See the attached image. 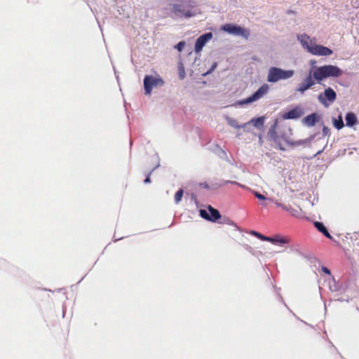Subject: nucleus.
I'll list each match as a JSON object with an SVG mask.
<instances>
[{"label":"nucleus","mask_w":359,"mask_h":359,"mask_svg":"<svg viewBox=\"0 0 359 359\" xmlns=\"http://www.w3.org/2000/svg\"><path fill=\"white\" fill-rule=\"evenodd\" d=\"M277 121L270 127L267 133L268 140L271 142V145L280 150L285 151L283 142L290 147L302 145L304 142L302 140L294 142L290 137L285 135H278L276 132Z\"/></svg>","instance_id":"f257e3e1"},{"label":"nucleus","mask_w":359,"mask_h":359,"mask_svg":"<svg viewBox=\"0 0 359 359\" xmlns=\"http://www.w3.org/2000/svg\"><path fill=\"white\" fill-rule=\"evenodd\" d=\"M298 40L302 43L303 48L314 55L327 56L332 54V50L329 48L322 45H318L307 34H300L297 36Z\"/></svg>","instance_id":"f03ea898"},{"label":"nucleus","mask_w":359,"mask_h":359,"mask_svg":"<svg viewBox=\"0 0 359 359\" xmlns=\"http://www.w3.org/2000/svg\"><path fill=\"white\" fill-rule=\"evenodd\" d=\"M194 4L190 0H177V3L172 4V13L180 17L186 18L192 17L194 13L192 12Z\"/></svg>","instance_id":"7ed1b4c3"},{"label":"nucleus","mask_w":359,"mask_h":359,"mask_svg":"<svg viewBox=\"0 0 359 359\" xmlns=\"http://www.w3.org/2000/svg\"><path fill=\"white\" fill-rule=\"evenodd\" d=\"M294 71L292 69L284 70L279 67H271L269 69L267 81L270 83H276L280 80H286L292 77Z\"/></svg>","instance_id":"20e7f679"},{"label":"nucleus","mask_w":359,"mask_h":359,"mask_svg":"<svg viewBox=\"0 0 359 359\" xmlns=\"http://www.w3.org/2000/svg\"><path fill=\"white\" fill-rule=\"evenodd\" d=\"M221 29L232 35L242 36L246 39L250 36L249 30L236 25L225 24L222 27Z\"/></svg>","instance_id":"39448f33"},{"label":"nucleus","mask_w":359,"mask_h":359,"mask_svg":"<svg viewBox=\"0 0 359 359\" xmlns=\"http://www.w3.org/2000/svg\"><path fill=\"white\" fill-rule=\"evenodd\" d=\"M163 84L164 81L160 76L154 77L147 75L144 79L145 94L150 95L153 87L162 86Z\"/></svg>","instance_id":"423d86ee"},{"label":"nucleus","mask_w":359,"mask_h":359,"mask_svg":"<svg viewBox=\"0 0 359 359\" xmlns=\"http://www.w3.org/2000/svg\"><path fill=\"white\" fill-rule=\"evenodd\" d=\"M337 98V94L334 90L330 87L326 88L324 93H320L318 97V101L325 107H328L330 103H332Z\"/></svg>","instance_id":"0eeeda50"},{"label":"nucleus","mask_w":359,"mask_h":359,"mask_svg":"<svg viewBox=\"0 0 359 359\" xmlns=\"http://www.w3.org/2000/svg\"><path fill=\"white\" fill-rule=\"evenodd\" d=\"M269 91V86L263 84L253 95L239 102L241 104H246L253 102L262 98Z\"/></svg>","instance_id":"6e6552de"},{"label":"nucleus","mask_w":359,"mask_h":359,"mask_svg":"<svg viewBox=\"0 0 359 359\" xmlns=\"http://www.w3.org/2000/svg\"><path fill=\"white\" fill-rule=\"evenodd\" d=\"M210 214L205 210H200V215L210 222H216L219 218H221V215L219 212L217 210L211 207L210 205L208 208Z\"/></svg>","instance_id":"1a4fd4ad"},{"label":"nucleus","mask_w":359,"mask_h":359,"mask_svg":"<svg viewBox=\"0 0 359 359\" xmlns=\"http://www.w3.org/2000/svg\"><path fill=\"white\" fill-rule=\"evenodd\" d=\"M315 84V81L312 75V71L309 72V75L299 85L297 90L303 94L306 90L311 88Z\"/></svg>","instance_id":"9d476101"},{"label":"nucleus","mask_w":359,"mask_h":359,"mask_svg":"<svg viewBox=\"0 0 359 359\" xmlns=\"http://www.w3.org/2000/svg\"><path fill=\"white\" fill-rule=\"evenodd\" d=\"M212 34L211 32L206 33L205 34H203L200 36L195 43V51L196 53H199L201 51L203 47L205 46V44L212 39Z\"/></svg>","instance_id":"9b49d317"},{"label":"nucleus","mask_w":359,"mask_h":359,"mask_svg":"<svg viewBox=\"0 0 359 359\" xmlns=\"http://www.w3.org/2000/svg\"><path fill=\"white\" fill-rule=\"evenodd\" d=\"M304 111L299 107H296L290 111L281 115L283 119H297L302 116Z\"/></svg>","instance_id":"f8f14e48"},{"label":"nucleus","mask_w":359,"mask_h":359,"mask_svg":"<svg viewBox=\"0 0 359 359\" xmlns=\"http://www.w3.org/2000/svg\"><path fill=\"white\" fill-rule=\"evenodd\" d=\"M326 78L330 76H339L341 74V70L337 66L325 65L322 66Z\"/></svg>","instance_id":"ddd939ff"},{"label":"nucleus","mask_w":359,"mask_h":359,"mask_svg":"<svg viewBox=\"0 0 359 359\" xmlns=\"http://www.w3.org/2000/svg\"><path fill=\"white\" fill-rule=\"evenodd\" d=\"M267 241L272 243L273 244H287L290 243V239L287 237L282 236L280 235H275L269 237Z\"/></svg>","instance_id":"4468645a"},{"label":"nucleus","mask_w":359,"mask_h":359,"mask_svg":"<svg viewBox=\"0 0 359 359\" xmlns=\"http://www.w3.org/2000/svg\"><path fill=\"white\" fill-rule=\"evenodd\" d=\"M318 115L313 113L304 117L303 121L306 126L311 127L315 126V124L318 121Z\"/></svg>","instance_id":"2eb2a0df"},{"label":"nucleus","mask_w":359,"mask_h":359,"mask_svg":"<svg viewBox=\"0 0 359 359\" xmlns=\"http://www.w3.org/2000/svg\"><path fill=\"white\" fill-rule=\"evenodd\" d=\"M312 75L313 79L318 83L326 78L322 67L316 68L313 72H312Z\"/></svg>","instance_id":"dca6fc26"},{"label":"nucleus","mask_w":359,"mask_h":359,"mask_svg":"<svg viewBox=\"0 0 359 359\" xmlns=\"http://www.w3.org/2000/svg\"><path fill=\"white\" fill-rule=\"evenodd\" d=\"M346 124L348 127H353L358 123V118L355 114L349 112L345 117Z\"/></svg>","instance_id":"f3484780"},{"label":"nucleus","mask_w":359,"mask_h":359,"mask_svg":"<svg viewBox=\"0 0 359 359\" xmlns=\"http://www.w3.org/2000/svg\"><path fill=\"white\" fill-rule=\"evenodd\" d=\"M264 123V117H258L251 119L248 123L252 124L255 128H261L263 127Z\"/></svg>","instance_id":"a211bd4d"},{"label":"nucleus","mask_w":359,"mask_h":359,"mask_svg":"<svg viewBox=\"0 0 359 359\" xmlns=\"http://www.w3.org/2000/svg\"><path fill=\"white\" fill-rule=\"evenodd\" d=\"M228 123L232 126L233 128H243L244 130H245V128H247L248 123H244L243 125H239L238 121L236 120V119H233V118H229L228 119Z\"/></svg>","instance_id":"6ab92c4d"},{"label":"nucleus","mask_w":359,"mask_h":359,"mask_svg":"<svg viewBox=\"0 0 359 359\" xmlns=\"http://www.w3.org/2000/svg\"><path fill=\"white\" fill-rule=\"evenodd\" d=\"M315 226L318 229V231L323 233L327 238H328L330 239L332 238L325 226Z\"/></svg>","instance_id":"aec40b11"},{"label":"nucleus","mask_w":359,"mask_h":359,"mask_svg":"<svg viewBox=\"0 0 359 359\" xmlns=\"http://www.w3.org/2000/svg\"><path fill=\"white\" fill-rule=\"evenodd\" d=\"M184 191L182 189H179L175 194V202L178 204L182 198Z\"/></svg>","instance_id":"412c9836"},{"label":"nucleus","mask_w":359,"mask_h":359,"mask_svg":"<svg viewBox=\"0 0 359 359\" xmlns=\"http://www.w3.org/2000/svg\"><path fill=\"white\" fill-rule=\"evenodd\" d=\"M221 221L219 222L221 224H233V222L228 217L224 216L219 218Z\"/></svg>","instance_id":"4be33fe9"},{"label":"nucleus","mask_w":359,"mask_h":359,"mask_svg":"<svg viewBox=\"0 0 359 359\" xmlns=\"http://www.w3.org/2000/svg\"><path fill=\"white\" fill-rule=\"evenodd\" d=\"M334 126L338 130L341 129L344 126L342 119L340 118L339 121L335 120L334 121Z\"/></svg>","instance_id":"5701e85b"},{"label":"nucleus","mask_w":359,"mask_h":359,"mask_svg":"<svg viewBox=\"0 0 359 359\" xmlns=\"http://www.w3.org/2000/svg\"><path fill=\"white\" fill-rule=\"evenodd\" d=\"M252 233L254 234H255L258 238H259L262 241H267V239H269V238L268 236H265L264 235H262L259 233H257V232H255V231H253Z\"/></svg>","instance_id":"b1692460"},{"label":"nucleus","mask_w":359,"mask_h":359,"mask_svg":"<svg viewBox=\"0 0 359 359\" xmlns=\"http://www.w3.org/2000/svg\"><path fill=\"white\" fill-rule=\"evenodd\" d=\"M254 195L255 196L256 198H257L259 200H262V201H266V198L264 197V196H263L262 194L257 192V191H255L254 192Z\"/></svg>","instance_id":"393cba45"},{"label":"nucleus","mask_w":359,"mask_h":359,"mask_svg":"<svg viewBox=\"0 0 359 359\" xmlns=\"http://www.w3.org/2000/svg\"><path fill=\"white\" fill-rule=\"evenodd\" d=\"M185 46V42L184 41H180L179 42L177 46H176V48L179 50V51H181L183 48Z\"/></svg>","instance_id":"a878e982"},{"label":"nucleus","mask_w":359,"mask_h":359,"mask_svg":"<svg viewBox=\"0 0 359 359\" xmlns=\"http://www.w3.org/2000/svg\"><path fill=\"white\" fill-rule=\"evenodd\" d=\"M150 175H151V172H148L146 174V179L144 180V183H149L151 182Z\"/></svg>","instance_id":"bb28decb"},{"label":"nucleus","mask_w":359,"mask_h":359,"mask_svg":"<svg viewBox=\"0 0 359 359\" xmlns=\"http://www.w3.org/2000/svg\"><path fill=\"white\" fill-rule=\"evenodd\" d=\"M276 205H277V207H281L282 208L285 209L287 211H289V209H287L286 205H285L280 204V203H279L278 202L276 203Z\"/></svg>","instance_id":"cd10ccee"},{"label":"nucleus","mask_w":359,"mask_h":359,"mask_svg":"<svg viewBox=\"0 0 359 359\" xmlns=\"http://www.w3.org/2000/svg\"><path fill=\"white\" fill-rule=\"evenodd\" d=\"M322 271H323L324 273H327V274H329V275H330V274H331L330 270V269H328L327 267H323V268H322Z\"/></svg>","instance_id":"c85d7f7f"},{"label":"nucleus","mask_w":359,"mask_h":359,"mask_svg":"<svg viewBox=\"0 0 359 359\" xmlns=\"http://www.w3.org/2000/svg\"><path fill=\"white\" fill-rule=\"evenodd\" d=\"M180 77L181 79H184V72L182 71L180 74Z\"/></svg>","instance_id":"c756f323"},{"label":"nucleus","mask_w":359,"mask_h":359,"mask_svg":"<svg viewBox=\"0 0 359 359\" xmlns=\"http://www.w3.org/2000/svg\"><path fill=\"white\" fill-rule=\"evenodd\" d=\"M327 130H328L327 128H326V127H324V128H323V133H324L325 134H326V133H327Z\"/></svg>","instance_id":"7c9ffc66"},{"label":"nucleus","mask_w":359,"mask_h":359,"mask_svg":"<svg viewBox=\"0 0 359 359\" xmlns=\"http://www.w3.org/2000/svg\"><path fill=\"white\" fill-rule=\"evenodd\" d=\"M313 224L317 225V224H323L321 222H316Z\"/></svg>","instance_id":"2f4dec72"},{"label":"nucleus","mask_w":359,"mask_h":359,"mask_svg":"<svg viewBox=\"0 0 359 359\" xmlns=\"http://www.w3.org/2000/svg\"><path fill=\"white\" fill-rule=\"evenodd\" d=\"M261 205H266V203H262Z\"/></svg>","instance_id":"473e14b6"},{"label":"nucleus","mask_w":359,"mask_h":359,"mask_svg":"<svg viewBox=\"0 0 359 359\" xmlns=\"http://www.w3.org/2000/svg\"><path fill=\"white\" fill-rule=\"evenodd\" d=\"M226 183H232L230 181H227Z\"/></svg>","instance_id":"72a5a7b5"}]
</instances>
